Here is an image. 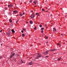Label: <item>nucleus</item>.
I'll use <instances>...</instances> for the list:
<instances>
[{"label": "nucleus", "instance_id": "obj_42", "mask_svg": "<svg viewBox=\"0 0 67 67\" xmlns=\"http://www.w3.org/2000/svg\"><path fill=\"white\" fill-rule=\"evenodd\" d=\"M61 35L62 36V35H63V34H61Z\"/></svg>", "mask_w": 67, "mask_h": 67}, {"label": "nucleus", "instance_id": "obj_7", "mask_svg": "<svg viewBox=\"0 0 67 67\" xmlns=\"http://www.w3.org/2000/svg\"><path fill=\"white\" fill-rule=\"evenodd\" d=\"M10 32H8L7 33V34L9 36H10Z\"/></svg>", "mask_w": 67, "mask_h": 67}, {"label": "nucleus", "instance_id": "obj_38", "mask_svg": "<svg viewBox=\"0 0 67 67\" xmlns=\"http://www.w3.org/2000/svg\"><path fill=\"white\" fill-rule=\"evenodd\" d=\"M22 63H23V61L21 62Z\"/></svg>", "mask_w": 67, "mask_h": 67}, {"label": "nucleus", "instance_id": "obj_4", "mask_svg": "<svg viewBox=\"0 0 67 67\" xmlns=\"http://www.w3.org/2000/svg\"><path fill=\"white\" fill-rule=\"evenodd\" d=\"M35 15L34 14H32L31 15V19H33V18H34L35 17Z\"/></svg>", "mask_w": 67, "mask_h": 67}, {"label": "nucleus", "instance_id": "obj_18", "mask_svg": "<svg viewBox=\"0 0 67 67\" xmlns=\"http://www.w3.org/2000/svg\"><path fill=\"white\" fill-rule=\"evenodd\" d=\"M39 26L40 27H42V25H41V24Z\"/></svg>", "mask_w": 67, "mask_h": 67}, {"label": "nucleus", "instance_id": "obj_14", "mask_svg": "<svg viewBox=\"0 0 67 67\" xmlns=\"http://www.w3.org/2000/svg\"><path fill=\"white\" fill-rule=\"evenodd\" d=\"M34 3L35 4H36V3H37V1H34Z\"/></svg>", "mask_w": 67, "mask_h": 67}, {"label": "nucleus", "instance_id": "obj_47", "mask_svg": "<svg viewBox=\"0 0 67 67\" xmlns=\"http://www.w3.org/2000/svg\"><path fill=\"white\" fill-rule=\"evenodd\" d=\"M35 7H36V6H35Z\"/></svg>", "mask_w": 67, "mask_h": 67}, {"label": "nucleus", "instance_id": "obj_17", "mask_svg": "<svg viewBox=\"0 0 67 67\" xmlns=\"http://www.w3.org/2000/svg\"><path fill=\"white\" fill-rule=\"evenodd\" d=\"M20 16H23V14H19Z\"/></svg>", "mask_w": 67, "mask_h": 67}, {"label": "nucleus", "instance_id": "obj_9", "mask_svg": "<svg viewBox=\"0 0 67 67\" xmlns=\"http://www.w3.org/2000/svg\"><path fill=\"white\" fill-rule=\"evenodd\" d=\"M53 32H55V31H56H56H57V30H56V29L54 28H53Z\"/></svg>", "mask_w": 67, "mask_h": 67}, {"label": "nucleus", "instance_id": "obj_46", "mask_svg": "<svg viewBox=\"0 0 67 67\" xmlns=\"http://www.w3.org/2000/svg\"><path fill=\"white\" fill-rule=\"evenodd\" d=\"M46 8L47 9V8Z\"/></svg>", "mask_w": 67, "mask_h": 67}, {"label": "nucleus", "instance_id": "obj_36", "mask_svg": "<svg viewBox=\"0 0 67 67\" xmlns=\"http://www.w3.org/2000/svg\"><path fill=\"white\" fill-rule=\"evenodd\" d=\"M9 14H10V15H11V13H9Z\"/></svg>", "mask_w": 67, "mask_h": 67}, {"label": "nucleus", "instance_id": "obj_45", "mask_svg": "<svg viewBox=\"0 0 67 67\" xmlns=\"http://www.w3.org/2000/svg\"><path fill=\"white\" fill-rule=\"evenodd\" d=\"M38 15V16H39V15Z\"/></svg>", "mask_w": 67, "mask_h": 67}, {"label": "nucleus", "instance_id": "obj_15", "mask_svg": "<svg viewBox=\"0 0 67 67\" xmlns=\"http://www.w3.org/2000/svg\"><path fill=\"white\" fill-rule=\"evenodd\" d=\"M9 21L10 22H12V20L11 19H9Z\"/></svg>", "mask_w": 67, "mask_h": 67}, {"label": "nucleus", "instance_id": "obj_44", "mask_svg": "<svg viewBox=\"0 0 67 67\" xmlns=\"http://www.w3.org/2000/svg\"><path fill=\"white\" fill-rule=\"evenodd\" d=\"M11 25L12 26H13V25Z\"/></svg>", "mask_w": 67, "mask_h": 67}, {"label": "nucleus", "instance_id": "obj_22", "mask_svg": "<svg viewBox=\"0 0 67 67\" xmlns=\"http://www.w3.org/2000/svg\"><path fill=\"white\" fill-rule=\"evenodd\" d=\"M29 2H30V3H32V0H30L29 1Z\"/></svg>", "mask_w": 67, "mask_h": 67}, {"label": "nucleus", "instance_id": "obj_5", "mask_svg": "<svg viewBox=\"0 0 67 67\" xmlns=\"http://www.w3.org/2000/svg\"><path fill=\"white\" fill-rule=\"evenodd\" d=\"M8 7L9 8H10V7H13V5L9 4L8 5Z\"/></svg>", "mask_w": 67, "mask_h": 67}, {"label": "nucleus", "instance_id": "obj_37", "mask_svg": "<svg viewBox=\"0 0 67 67\" xmlns=\"http://www.w3.org/2000/svg\"><path fill=\"white\" fill-rule=\"evenodd\" d=\"M31 12H33V10H31Z\"/></svg>", "mask_w": 67, "mask_h": 67}, {"label": "nucleus", "instance_id": "obj_43", "mask_svg": "<svg viewBox=\"0 0 67 67\" xmlns=\"http://www.w3.org/2000/svg\"><path fill=\"white\" fill-rule=\"evenodd\" d=\"M1 45H2V44H1Z\"/></svg>", "mask_w": 67, "mask_h": 67}, {"label": "nucleus", "instance_id": "obj_30", "mask_svg": "<svg viewBox=\"0 0 67 67\" xmlns=\"http://www.w3.org/2000/svg\"><path fill=\"white\" fill-rule=\"evenodd\" d=\"M41 33H43V30H42L41 31Z\"/></svg>", "mask_w": 67, "mask_h": 67}, {"label": "nucleus", "instance_id": "obj_39", "mask_svg": "<svg viewBox=\"0 0 67 67\" xmlns=\"http://www.w3.org/2000/svg\"><path fill=\"white\" fill-rule=\"evenodd\" d=\"M18 22L17 21H16V23H18Z\"/></svg>", "mask_w": 67, "mask_h": 67}, {"label": "nucleus", "instance_id": "obj_24", "mask_svg": "<svg viewBox=\"0 0 67 67\" xmlns=\"http://www.w3.org/2000/svg\"><path fill=\"white\" fill-rule=\"evenodd\" d=\"M44 29L43 28H42L41 29V30H44Z\"/></svg>", "mask_w": 67, "mask_h": 67}, {"label": "nucleus", "instance_id": "obj_28", "mask_svg": "<svg viewBox=\"0 0 67 67\" xmlns=\"http://www.w3.org/2000/svg\"><path fill=\"white\" fill-rule=\"evenodd\" d=\"M36 26H35V27L34 28V29H35V30H36Z\"/></svg>", "mask_w": 67, "mask_h": 67}, {"label": "nucleus", "instance_id": "obj_48", "mask_svg": "<svg viewBox=\"0 0 67 67\" xmlns=\"http://www.w3.org/2000/svg\"><path fill=\"white\" fill-rule=\"evenodd\" d=\"M18 21H18H19V20H18V21Z\"/></svg>", "mask_w": 67, "mask_h": 67}, {"label": "nucleus", "instance_id": "obj_26", "mask_svg": "<svg viewBox=\"0 0 67 67\" xmlns=\"http://www.w3.org/2000/svg\"><path fill=\"white\" fill-rule=\"evenodd\" d=\"M7 7H5V10H7Z\"/></svg>", "mask_w": 67, "mask_h": 67}, {"label": "nucleus", "instance_id": "obj_31", "mask_svg": "<svg viewBox=\"0 0 67 67\" xmlns=\"http://www.w3.org/2000/svg\"><path fill=\"white\" fill-rule=\"evenodd\" d=\"M24 14H25V12H24L23 13V15H24Z\"/></svg>", "mask_w": 67, "mask_h": 67}, {"label": "nucleus", "instance_id": "obj_1", "mask_svg": "<svg viewBox=\"0 0 67 67\" xmlns=\"http://www.w3.org/2000/svg\"><path fill=\"white\" fill-rule=\"evenodd\" d=\"M42 56V54H40V53H38L37 54V56H35V58L36 59H38L39 57H41Z\"/></svg>", "mask_w": 67, "mask_h": 67}, {"label": "nucleus", "instance_id": "obj_2", "mask_svg": "<svg viewBox=\"0 0 67 67\" xmlns=\"http://www.w3.org/2000/svg\"><path fill=\"white\" fill-rule=\"evenodd\" d=\"M35 61V60H33L32 61H31V62H30L29 63V65H33L34 63V61Z\"/></svg>", "mask_w": 67, "mask_h": 67}, {"label": "nucleus", "instance_id": "obj_50", "mask_svg": "<svg viewBox=\"0 0 67 67\" xmlns=\"http://www.w3.org/2000/svg\"><path fill=\"white\" fill-rule=\"evenodd\" d=\"M21 61H22V60H21Z\"/></svg>", "mask_w": 67, "mask_h": 67}, {"label": "nucleus", "instance_id": "obj_40", "mask_svg": "<svg viewBox=\"0 0 67 67\" xmlns=\"http://www.w3.org/2000/svg\"><path fill=\"white\" fill-rule=\"evenodd\" d=\"M48 10H50V9H48Z\"/></svg>", "mask_w": 67, "mask_h": 67}, {"label": "nucleus", "instance_id": "obj_34", "mask_svg": "<svg viewBox=\"0 0 67 67\" xmlns=\"http://www.w3.org/2000/svg\"><path fill=\"white\" fill-rule=\"evenodd\" d=\"M23 30H24V31H25V30H26V29H23Z\"/></svg>", "mask_w": 67, "mask_h": 67}, {"label": "nucleus", "instance_id": "obj_12", "mask_svg": "<svg viewBox=\"0 0 67 67\" xmlns=\"http://www.w3.org/2000/svg\"><path fill=\"white\" fill-rule=\"evenodd\" d=\"M30 24H33V22H32V21H30Z\"/></svg>", "mask_w": 67, "mask_h": 67}, {"label": "nucleus", "instance_id": "obj_29", "mask_svg": "<svg viewBox=\"0 0 67 67\" xmlns=\"http://www.w3.org/2000/svg\"><path fill=\"white\" fill-rule=\"evenodd\" d=\"M47 38H48V37H45L46 39H47Z\"/></svg>", "mask_w": 67, "mask_h": 67}, {"label": "nucleus", "instance_id": "obj_41", "mask_svg": "<svg viewBox=\"0 0 67 67\" xmlns=\"http://www.w3.org/2000/svg\"><path fill=\"white\" fill-rule=\"evenodd\" d=\"M26 24H27V23H28V22H27V23H26Z\"/></svg>", "mask_w": 67, "mask_h": 67}, {"label": "nucleus", "instance_id": "obj_23", "mask_svg": "<svg viewBox=\"0 0 67 67\" xmlns=\"http://www.w3.org/2000/svg\"><path fill=\"white\" fill-rule=\"evenodd\" d=\"M42 11H45V10H44V9H43V8H42Z\"/></svg>", "mask_w": 67, "mask_h": 67}, {"label": "nucleus", "instance_id": "obj_19", "mask_svg": "<svg viewBox=\"0 0 67 67\" xmlns=\"http://www.w3.org/2000/svg\"><path fill=\"white\" fill-rule=\"evenodd\" d=\"M22 36L23 37H24V36H25V35L24 34H23L22 35Z\"/></svg>", "mask_w": 67, "mask_h": 67}, {"label": "nucleus", "instance_id": "obj_49", "mask_svg": "<svg viewBox=\"0 0 67 67\" xmlns=\"http://www.w3.org/2000/svg\"><path fill=\"white\" fill-rule=\"evenodd\" d=\"M12 9H13V8H12Z\"/></svg>", "mask_w": 67, "mask_h": 67}, {"label": "nucleus", "instance_id": "obj_51", "mask_svg": "<svg viewBox=\"0 0 67 67\" xmlns=\"http://www.w3.org/2000/svg\"><path fill=\"white\" fill-rule=\"evenodd\" d=\"M47 12H48V11H47Z\"/></svg>", "mask_w": 67, "mask_h": 67}, {"label": "nucleus", "instance_id": "obj_16", "mask_svg": "<svg viewBox=\"0 0 67 67\" xmlns=\"http://www.w3.org/2000/svg\"><path fill=\"white\" fill-rule=\"evenodd\" d=\"M57 45H59V46H61L60 44L58 43H57Z\"/></svg>", "mask_w": 67, "mask_h": 67}, {"label": "nucleus", "instance_id": "obj_20", "mask_svg": "<svg viewBox=\"0 0 67 67\" xmlns=\"http://www.w3.org/2000/svg\"><path fill=\"white\" fill-rule=\"evenodd\" d=\"M48 57H49V56L48 55H47V56H46L45 57V58H48Z\"/></svg>", "mask_w": 67, "mask_h": 67}, {"label": "nucleus", "instance_id": "obj_3", "mask_svg": "<svg viewBox=\"0 0 67 67\" xmlns=\"http://www.w3.org/2000/svg\"><path fill=\"white\" fill-rule=\"evenodd\" d=\"M48 51H46V52L44 53V54L45 55H47L48 54Z\"/></svg>", "mask_w": 67, "mask_h": 67}, {"label": "nucleus", "instance_id": "obj_32", "mask_svg": "<svg viewBox=\"0 0 67 67\" xmlns=\"http://www.w3.org/2000/svg\"><path fill=\"white\" fill-rule=\"evenodd\" d=\"M46 43V44H47L48 43V41H47V42Z\"/></svg>", "mask_w": 67, "mask_h": 67}, {"label": "nucleus", "instance_id": "obj_10", "mask_svg": "<svg viewBox=\"0 0 67 67\" xmlns=\"http://www.w3.org/2000/svg\"><path fill=\"white\" fill-rule=\"evenodd\" d=\"M56 49H54L53 50L50 49V50H48V51H56Z\"/></svg>", "mask_w": 67, "mask_h": 67}, {"label": "nucleus", "instance_id": "obj_27", "mask_svg": "<svg viewBox=\"0 0 67 67\" xmlns=\"http://www.w3.org/2000/svg\"><path fill=\"white\" fill-rule=\"evenodd\" d=\"M50 16H51V18H52V17L53 16L52 15V14H51L50 15Z\"/></svg>", "mask_w": 67, "mask_h": 67}, {"label": "nucleus", "instance_id": "obj_25", "mask_svg": "<svg viewBox=\"0 0 67 67\" xmlns=\"http://www.w3.org/2000/svg\"><path fill=\"white\" fill-rule=\"evenodd\" d=\"M1 58H2V57L1 56H0V59H1Z\"/></svg>", "mask_w": 67, "mask_h": 67}, {"label": "nucleus", "instance_id": "obj_6", "mask_svg": "<svg viewBox=\"0 0 67 67\" xmlns=\"http://www.w3.org/2000/svg\"><path fill=\"white\" fill-rule=\"evenodd\" d=\"M15 55V53H14L13 54L11 55L10 56V58H12V57H13V56H14V55Z\"/></svg>", "mask_w": 67, "mask_h": 67}, {"label": "nucleus", "instance_id": "obj_8", "mask_svg": "<svg viewBox=\"0 0 67 67\" xmlns=\"http://www.w3.org/2000/svg\"><path fill=\"white\" fill-rule=\"evenodd\" d=\"M14 13H18V11L17 10H14L13 11Z\"/></svg>", "mask_w": 67, "mask_h": 67}, {"label": "nucleus", "instance_id": "obj_33", "mask_svg": "<svg viewBox=\"0 0 67 67\" xmlns=\"http://www.w3.org/2000/svg\"><path fill=\"white\" fill-rule=\"evenodd\" d=\"M21 32L22 33H23V32H24L23 31H21Z\"/></svg>", "mask_w": 67, "mask_h": 67}, {"label": "nucleus", "instance_id": "obj_21", "mask_svg": "<svg viewBox=\"0 0 67 67\" xmlns=\"http://www.w3.org/2000/svg\"><path fill=\"white\" fill-rule=\"evenodd\" d=\"M36 15H40V14H38L37 13H36Z\"/></svg>", "mask_w": 67, "mask_h": 67}, {"label": "nucleus", "instance_id": "obj_13", "mask_svg": "<svg viewBox=\"0 0 67 67\" xmlns=\"http://www.w3.org/2000/svg\"><path fill=\"white\" fill-rule=\"evenodd\" d=\"M12 31L13 33H15V31L13 30V29L12 30Z\"/></svg>", "mask_w": 67, "mask_h": 67}, {"label": "nucleus", "instance_id": "obj_11", "mask_svg": "<svg viewBox=\"0 0 67 67\" xmlns=\"http://www.w3.org/2000/svg\"><path fill=\"white\" fill-rule=\"evenodd\" d=\"M61 59H62V58H58L57 59V60L58 61H59L60 60H61Z\"/></svg>", "mask_w": 67, "mask_h": 67}, {"label": "nucleus", "instance_id": "obj_35", "mask_svg": "<svg viewBox=\"0 0 67 67\" xmlns=\"http://www.w3.org/2000/svg\"><path fill=\"white\" fill-rule=\"evenodd\" d=\"M2 30H1V31H0V32H2Z\"/></svg>", "mask_w": 67, "mask_h": 67}]
</instances>
